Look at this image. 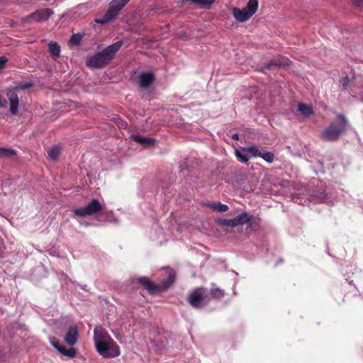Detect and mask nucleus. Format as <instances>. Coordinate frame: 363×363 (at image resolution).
Here are the masks:
<instances>
[{
    "label": "nucleus",
    "instance_id": "nucleus-1",
    "mask_svg": "<svg viewBox=\"0 0 363 363\" xmlns=\"http://www.w3.org/2000/svg\"><path fill=\"white\" fill-rule=\"evenodd\" d=\"M94 340L96 351L104 357H116L120 355V348L108 332L101 327L94 330Z\"/></svg>",
    "mask_w": 363,
    "mask_h": 363
},
{
    "label": "nucleus",
    "instance_id": "nucleus-2",
    "mask_svg": "<svg viewBox=\"0 0 363 363\" xmlns=\"http://www.w3.org/2000/svg\"><path fill=\"white\" fill-rule=\"evenodd\" d=\"M123 45V41H117L91 56L86 62V65L93 68H102L106 65L115 56Z\"/></svg>",
    "mask_w": 363,
    "mask_h": 363
},
{
    "label": "nucleus",
    "instance_id": "nucleus-3",
    "mask_svg": "<svg viewBox=\"0 0 363 363\" xmlns=\"http://www.w3.org/2000/svg\"><path fill=\"white\" fill-rule=\"evenodd\" d=\"M347 120L342 114L337 116V121L332 122L321 133V138L326 141H335L347 129Z\"/></svg>",
    "mask_w": 363,
    "mask_h": 363
},
{
    "label": "nucleus",
    "instance_id": "nucleus-4",
    "mask_svg": "<svg viewBox=\"0 0 363 363\" xmlns=\"http://www.w3.org/2000/svg\"><path fill=\"white\" fill-rule=\"evenodd\" d=\"M33 86V82H27L25 83L19 84L15 86L13 89H9L6 91V96L10 103L9 111L12 115H16L19 106V99L16 91L25 90L30 89Z\"/></svg>",
    "mask_w": 363,
    "mask_h": 363
},
{
    "label": "nucleus",
    "instance_id": "nucleus-5",
    "mask_svg": "<svg viewBox=\"0 0 363 363\" xmlns=\"http://www.w3.org/2000/svg\"><path fill=\"white\" fill-rule=\"evenodd\" d=\"M103 210V206L96 199L91 200L86 206L75 208L73 211L75 217H86L92 216Z\"/></svg>",
    "mask_w": 363,
    "mask_h": 363
},
{
    "label": "nucleus",
    "instance_id": "nucleus-6",
    "mask_svg": "<svg viewBox=\"0 0 363 363\" xmlns=\"http://www.w3.org/2000/svg\"><path fill=\"white\" fill-rule=\"evenodd\" d=\"M208 292L206 289L198 288L189 296V303L194 308H201L208 303Z\"/></svg>",
    "mask_w": 363,
    "mask_h": 363
},
{
    "label": "nucleus",
    "instance_id": "nucleus-7",
    "mask_svg": "<svg viewBox=\"0 0 363 363\" xmlns=\"http://www.w3.org/2000/svg\"><path fill=\"white\" fill-rule=\"evenodd\" d=\"M53 13V10L50 8L38 9L27 17L26 22L30 20L37 23L47 21Z\"/></svg>",
    "mask_w": 363,
    "mask_h": 363
},
{
    "label": "nucleus",
    "instance_id": "nucleus-8",
    "mask_svg": "<svg viewBox=\"0 0 363 363\" xmlns=\"http://www.w3.org/2000/svg\"><path fill=\"white\" fill-rule=\"evenodd\" d=\"M130 1V0H112L109 4L107 12L115 18L122 9Z\"/></svg>",
    "mask_w": 363,
    "mask_h": 363
},
{
    "label": "nucleus",
    "instance_id": "nucleus-9",
    "mask_svg": "<svg viewBox=\"0 0 363 363\" xmlns=\"http://www.w3.org/2000/svg\"><path fill=\"white\" fill-rule=\"evenodd\" d=\"M50 344L61 354L68 357H74L76 355V350L74 348L71 347L66 349L65 346L59 344L57 340L55 337L50 339Z\"/></svg>",
    "mask_w": 363,
    "mask_h": 363
},
{
    "label": "nucleus",
    "instance_id": "nucleus-10",
    "mask_svg": "<svg viewBox=\"0 0 363 363\" xmlns=\"http://www.w3.org/2000/svg\"><path fill=\"white\" fill-rule=\"evenodd\" d=\"M79 332L77 326H70L64 337L65 341L70 346H73L77 342Z\"/></svg>",
    "mask_w": 363,
    "mask_h": 363
},
{
    "label": "nucleus",
    "instance_id": "nucleus-11",
    "mask_svg": "<svg viewBox=\"0 0 363 363\" xmlns=\"http://www.w3.org/2000/svg\"><path fill=\"white\" fill-rule=\"evenodd\" d=\"M290 60L288 59L280 58L278 60H273L267 63L264 66L262 67L259 70L264 72L266 69H274L279 67H285L289 65Z\"/></svg>",
    "mask_w": 363,
    "mask_h": 363
},
{
    "label": "nucleus",
    "instance_id": "nucleus-12",
    "mask_svg": "<svg viewBox=\"0 0 363 363\" xmlns=\"http://www.w3.org/2000/svg\"><path fill=\"white\" fill-rule=\"evenodd\" d=\"M155 80V75L152 72H143L139 76V85L142 88L148 87Z\"/></svg>",
    "mask_w": 363,
    "mask_h": 363
},
{
    "label": "nucleus",
    "instance_id": "nucleus-13",
    "mask_svg": "<svg viewBox=\"0 0 363 363\" xmlns=\"http://www.w3.org/2000/svg\"><path fill=\"white\" fill-rule=\"evenodd\" d=\"M131 138L145 147L155 145L156 140L149 137H143L138 135H132Z\"/></svg>",
    "mask_w": 363,
    "mask_h": 363
},
{
    "label": "nucleus",
    "instance_id": "nucleus-14",
    "mask_svg": "<svg viewBox=\"0 0 363 363\" xmlns=\"http://www.w3.org/2000/svg\"><path fill=\"white\" fill-rule=\"evenodd\" d=\"M232 12L234 18L240 22L247 21L250 18H251L247 12L243 9H240L238 8L234 7L233 8Z\"/></svg>",
    "mask_w": 363,
    "mask_h": 363
},
{
    "label": "nucleus",
    "instance_id": "nucleus-15",
    "mask_svg": "<svg viewBox=\"0 0 363 363\" xmlns=\"http://www.w3.org/2000/svg\"><path fill=\"white\" fill-rule=\"evenodd\" d=\"M235 227L252 223V216H250L247 212H243L233 218Z\"/></svg>",
    "mask_w": 363,
    "mask_h": 363
},
{
    "label": "nucleus",
    "instance_id": "nucleus-16",
    "mask_svg": "<svg viewBox=\"0 0 363 363\" xmlns=\"http://www.w3.org/2000/svg\"><path fill=\"white\" fill-rule=\"evenodd\" d=\"M138 281L150 292H154L157 289V286L150 281L147 277H142L138 279Z\"/></svg>",
    "mask_w": 363,
    "mask_h": 363
},
{
    "label": "nucleus",
    "instance_id": "nucleus-17",
    "mask_svg": "<svg viewBox=\"0 0 363 363\" xmlns=\"http://www.w3.org/2000/svg\"><path fill=\"white\" fill-rule=\"evenodd\" d=\"M259 2L257 0H249L246 6L243 8L252 17L257 11Z\"/></svg>",
    "mask_w": 363,
    "mask_h": 363
},
{
    "label": "nucleus",
    "instance_id": "nucleus-18",
    "mask_svg": "<svg viewBox=\"0 0 363 363\" xmlns=\"http://www.w3.org/2000/svg\"><path fill=\"white\" fill-rule=\"evenodd\" d=\"M205 205L206 206L211 208L213 211H216V212H220V213L226 212L229 209V207L227 205L221 203H214V202L210 203V202H208V203H206Z\"/></svg>",
    "mask_w": 363,
    "mask_h": 363
},
{
    "label": "nucleus",
    "instance_id": "nucleus-19",
    "mask_svg": "<svg viewBox=\"0 0 363 363\" xmlns=\"http://www.w3.org/2000/svg\"><path fill=\"white\" fill-rule=\"evenodd\" d=\"M298 111L304 116L308 117L313 114V107L303 103L298 105Z\"/></svg>",
    "mask_w": 363,
    "mask_h": 363
},
{
    "label": "nucleus",
    "instance_id": "nucleus-20",
    "mask_svg": "<svg viewBox=\"0 0 363 363\" xmlns=\"http://www.w3.org/2000/svg\"><path fill=\"white\" fill-rule=\"evenodd\" d=\"M242 151L250 154L252 157H260L262 150H260L257 146L252 145L243 147Z\"/></svg>",
    "mask_w": 363,
    "mask_h": 363
},
{
    "label": "nucleus",
    "instance_id": "nucleus-21",
    "mask_svg": "<svg viewBox=\"0 0 363 363\" xmlns=\"http://www.w3.org/2000/svg\"><path fill=\"white\" fill-rule=\"evenodd\" d=\"M210 295L213 298L220 299L224 296V291L213 284L210 289Z\"/></svg>",
    "mask_w": 363,
    "mask_h": 363
},
{
    "label": "nucleus",
    "instance_id": "nucleus-22",
    "mask_svg": "<svg viewBox=\"0 0 363 363\" xmlns=\"http://www.w3.org/2000/svg\"><path fill=\"white\" fill-rule=\"evenodd\" d=\"M49 50L54 57H59L60 53V46L55 42H50L48 44Z\"/></svg>",
    "mask_w": 363,
    "mask_h": 363
},
{
    "label": "nucleus",
    "instance_id": "nucleus-23",
    "mask_svg": "<svg viewBox=\"0 0 363 363\" xmlns=\"http://www.w3.org/2000/svg\"><path fill=\"white\" fill-rule=\"evenodd\" d=\"M16 155V151L11 148L0 147V159L11 157Z\"/></svg>",
    "mask_w": 363,
    "mask_h": 363
},
{
    "label": "nucleus",
    "instance_id": "nucleus-24",
    "mask_svg": "<svg viewBox=\"0 0 363 363\" xmlns=\"http://www.w3.org/2000/svg\"><path fill=\"white\" fill-rule=\"evenodd\" d=\"M242 152V150H235V156L240 162L247 164L249 160V156Z\"/></svg>",
    "mask_w": 363,
    "mask_h": 363
},
{
    "label": "nucleus",
    "instance_id": "nucleus-25",
    "mask_svg": "<svg viewBox=\"0 0 363 363\" xmlns=\"http://www.w3.org/2000/svg\"><path fill=\"white\" fill-rule=\"evenodd\" d=\"M268 163H272L274 160V155L271 152L262 150L260 157Z\"/></svg>",
    "mask_w": 363,
    "mask_h": 363
},
{
    "label": "nucleus",
    "instance_id": "nucleus-26",
    "mask_svg": "<svg viewBox=\"0 0 363 363\" xmlns=\"http://www.w3.org/2000/svg\"><path fill=\"white\" fill-rule=\"evenodd\" d=\"M60 155V148L58 146H55L48 151V155L52 160H57Z\"/></svg>",
    "mask_w": 363,
    "mask_h": 363
},
{
    "label": "nucleus",
    "instance_id": "nucleus-27",
    "mask_svg": "<svg viewBox=\"0 0 363 363\" xmlns=\"http://www.w3.org/2000/svg\"><path fill=\"white\" fill-rule=\"evenodd\" d=\"M113 19V18L111 17L108 12H106L102 18L96 19V23L101 25H104Z\"/></svg>",
    "mask_w": 363,
    "mask_h": 363
},
{
    "label": "nucleus",
    "instance_id": "nucleus-28",
    "mask_svg": "<svg viewBox=\"0 0 363 363\" xmlns=\"http://www.w3.org/2000/svg\"><path fill=\"white\" fill-rule=\"evenodd\" d=\"M217 223L221 226H230L235 227L233 218L232 219H223L219 218L217 220Z\"/></svg>",
    "mask_w": 363,
    "mask_h": 363
},
{
    "label": "nucleus",
    "instance_id": "nucleus-29",
    "mask_svg": "<svg viewBox=\"0 0 363 363\" xmlns=\"http://www.w3.org/2000/svg\"><path fill=\"white\" fill-rule=\"evenodd\" d=\"M82 40V35L79 33L73 34L70 39L69 43L73 45H79Z\"/></svg>",
    "mask_w": 363,
    "mask_h": 363
},
{
    "label": "nucleus",
    "instance_id": "nucleus-30",
    "mask_svg": "<svg viewBox=\"0 0 363 363\" xmlns=\"http://www.w3.org/2000/svg\"><path fill=\"white\" fill-rule=\"evenodd\" d=\"M340 83L343 88H347L348 86V84L350 83V79L348 77H345L340 79Z\"/></svg>",
    "mask_w": 363,
    "mask_h": 363
},
{
    "label": "nucleus",
    "instance_id": "nucleus-31",
    "mask_svg": "<svg viewBox=\"0 0 363 363\" xmlns=\"http://www.w3.org/2000/svg\"><path fill=\"white\" fill-rule=\"evenodd\" d=\"M175 275L173 273L169 274L167 282L165 283V286H168L172 284L174 281Z\"/></svg>",
    "mask_w": 363,
    "mask_h": 363
},
{
    "label": "nucleus",
    "instance_id": "nucleus-32",
    "mask_svg": "<svg viewBox=\"0 0 363 363\" xmlns=\"http://www.w3.org/2000/svg\"><path fill=\"white\" fill-rule=\"evenodd\" d=\"M7 62H8V59L6 57H4V56L0 57V71L4 68L5 65Z\"/></svg>",
    "mask_w": 363,
    "mask_h": 363
},
{
    "label": "nucleus",
    "instance_id": "nucleus-33",
    "mask_svg": "<svg viewBox=\"0 0 363 363\" xmlns=\"http://www.w3.org/2000/svg\"><path fill=\"white\" fill-rule=\"evenodd\" d=\"M326 195L325 193H321L320 196V201H324L325 199Z\"/></svg>",
    "mask_w": 363,
    "mask_h": 363
},
{
    "label": "nucleus",
    "instance_id": "nucleus-34",
    "mask_svg": "<svg viewBox=\"0 0 363 363\" xmlns=\"http://www.w3.org/2000/svg\"><path fill=\"white\" fill-rule=\"evenodd\" d=\"M232 138L233 140H238L239 139V135L238 133H234L233 135H232Z\"/></svg>",
    "mask_w": 363,
    "mask_h": 363
},
{
    "label": "nucleus",
    "instance_id": "nucleus-35",
    "mask_svg": "<svg viewBox=\"0 0 363 363\" xmlns=\"http://www.w3.org/2000/svg\"><path fill=\"white\" fill-rule=\"evenodd\" d=\"M361 1H363V0H358L355 4L357 6H359L360 5V2Z\"/></svg>",
    "mask_w": 363,
    "mask_h": 363
}]
</instances>
